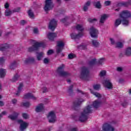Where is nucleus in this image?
Returning a JSON list of instances; mask_svg holds the SVG:
<instances>
[{"label":"nucleus","mask_w":131,"mask_h":131,"mask_svg":"<svg viewBox=\"0 0 131 131\" xmlns=\"http://www.w3.org/2000/svg\"><path fill=\"white\" fill-rule=\"evenodd\" d=\"M91 6V2L90 1L87 2L84 5L83 11L85 12V11H88L89 9V7Z\"/></svg>","instance_id":"nucleus-25"},{"label":"nucleus","mask_w":131,"mask_h":131,"mask_svg":"<svg viewBox=\"0 0 131 131\" xmlns=\"http://www.w3.org/2000/svg\"><path fill=\"white\" fill-rule=\"evenodd\" d=\"M12 14V11L10 10H6L5 11V15L6 16H10Z\"/></svg>","instance_id":"nucleus-41"},{"label":"nucleus","mask_w":131,"mask_h":131,"mask_svg":"<svg viewBox=\"0 0 131 131\" xmlns=\"http://www.w3.org/2000/svg\"><path fill=\"white\" fill-rule=\"evenodd\" d=\"M25 99H32L33 100H36V98L31 94V93H28L24 96Z\"/></svg>","instance_id":"nucleus-19"},{"label":"nucleus","mask_w":131,"mask_h":131,"mask_svg":"<svg viewBox=\"0 0 131 131\" xmlns=\"http://www.w3.org/2000/svg\"><path fill=\"white\" fill-rule=\"evenodd\" d=\"M48 37L50 40H54L55 37H57V34L55 33H49L48 35Z\"/></svg>","instance_id":"nucleus-17"},{"label":"nucleus","mask_w":131,"mask_h":131,"mask_svg":"<svg viewBox=\"0 0 131 131\" xmlns=\"http://www.w3.org/2000/svg\"><path fill=\"white\" fill-rule=\"evenodd\" d=\"M63 48H64V42H63L62 41H58L57 42V48L56 49V52L57 54H59V53H61V52H62Z\"/></svg>","instance_id":"nucleus-14"},{"label":"nucleus","mask_w":131,"mask_h":131,"mask_svg":"<svg viewBox=\"0 0 131 131\" xmlns=\"http://www.w3.org/2000/svg\"><path fill=\"white\" fill-rule=\"evenodd\" d=\"M74 57H75V55H74V54H70L68 55V58L70 60H71V59H73V58H74Z\"/></svg>","instance_id":"nucleus-42"},{"label":"nucleus","mask_w":131,"mask_h":131,"mask_svg":"<svg viewBox=\"0 0 131 131\" xmlns=\"http://www.w3.org/2000/svg\"><path fill=\"white\" fill-rule=\"evenodd\" d=\"M4 63H5V58L0 57V64H4Z\"/></svg>","instance_id":"nucleus-43"},{"label":"nucleus","mask_w":131,"mask_h":131,"mask_svg":"<svg viewBox=\"0 0 131 131\" xmlns=\"http://www.w3.org/2000/svg\"><path fill=\"white\" fill-rule=\"evenodd\" d=\"M73 88V85H71L68 90L69 93H71L72 92V89Z\"/></svg>","instance_id":"nucleus-50"},{"label":"nucleus","mask_w":131,"mask_h":131,"mask_svg":"<svg viewBox=\"0 0 131 131\" xmlns=\"http://www.w3.org/2000/svg\"><path fill=\"white\" fill-rule=\"evenodd\" d=\"M23 88V83H20L18 86L17 93L15 94L16 96H19L20 93L22 92V89Z\"/></svg>","instance_id":"nucleus-20"},{"label":"nucleus","mask_w":131,"mask_h":131,"mask_svg":"<svg viewBox=\"0 0 131 131\" xmlns=\"http://www.w3.org/2000/svg\"><path fill=\"white\" fill-rule=\"evenodd\" d=\"M107 18H108V16H107V14L102 15L100 19V23H101V24L105 23V21H106V19H107Z\"/></svg>","instance_id":"nucleus-18"},{"label":"nucleus","mask_w":131,"mask_h":131,"mask_svg":"<svg viewBox=\"0 0 131 131\" xmlns=\"http://www.w3.org/2000/svg\"><path fill=\"white\" fill-rule=\"evenodd\" d=\"M54 53V51L52 50H50L47 52V55H52Z\"/></svg>","instance_id":"nucleus-49"},{"label":"nucleus","mask_w":131,"mask_h":131,"mask_svg":"<svg viewBox=\"0 0 131 131\" xmlns=\"http://www.w3.org/2000/svg\"><path fill=\"white\" fill-rule=\"evenodd\" d=\"M24 106L25 107H29V106H30V103L28 102H25L24 103Z\"/></svg>","instance_id":"nucleus-45"},{"label":"nucleus","mask_w":131,"mask_h":131,"mask_svg":"<svg viewBox=\"0 0 131 131\" xmlns=\"http://www.w3.org/2000/svg\"><path fill=\"white\" fill-rule=\"evenodd\" d=\"M20 24L21 25H25V24H26V21L24 20L20 21Z\"/></svg>","instance_id":"nucleus-53"},{"label":"nucleus","mask_w":131,"mask_h":131,"mask_svg":"<svg viewBox=\"0 0 131 131\" xmlns=\"http://www.w3.org/2000/svg\"><path fill=\"white\" fill-rule=\"evenodd\" d=\"M93 5L94 7L97 8V9H101L102 7V6L101 5V2L100 1L94 2Z\"/></svg>","instance_id":"nucleus-23"},{"label":"nucleus","mask_w":131,"mask_h":131,"mask_svg":"<svg viewBox=\"0 0 131 131\" xmlns=\"http://www.w3.org/2000/svg\"><path fill=\"white\" fill-rule=\"evenodd\" d=\"M17 122L20 124L19 127L20 130H24V129H26V128L28 126V123H26L23 121V120H18Z\"/></svg>","instance_id":"nucleus-12"},{"label":"nucleus","mask_w":131,"mask_h":131,"mask_svg":"<svg viewBox=\"0 0 131 131\" xmlns=\"http://www.w3.org/2000/svg\"><path fill=\"white\" fill-rule=\"evenodd\" d=\"M45 107L43 106V104L41 103L36 106L35 110L36 112H41V111H43Z\"/></svg>","instance_id":"nucleus-16"},{"label":"nucleus","mask_w":131,"mask_h":131,"mask_svg":"<svg viewBox=\"0 0 131 131\" xmlns=\"http://www.w3.org/2000/svg\"><path fill=\"white\" fill-rule=\"evenodd\" d=\"M42 57H43V53L42 52L39 53L37 55V59L38 60H41Z\"/></svg>","instance_id":"nucleus-33"},{"label":"nucleus","mask_w":131,"mask_h":131,"mask_svg":"<svg viewBox=\"0 0 131 131\" xmlns=\"http://www.w3.org/2000/svg\"><path fill=\"white\" fill-rule=\"evenodd\" d=\"M70 81H71L70 79H68V80H67V82H70Z\"/></svg>","instance_id":"nucleus-64"},{"label":"nucleus","mask_w":131,"mask_h":131,"mask_svg":"<svg viewBox=\"0 0 131 131\" xmlns=\"http://www.w3.org/2000/svg\"><path fill=\"white\" fill-rule=\"evenodd\" d=\"M6 76V70L4 69H0V77L3 78Z\"/></svg>","instance_id":"nucleus-24"},{"label":"nucleus","mask_w":131,"mask_h":131,"mask_svg":"<svg viewBox=\"0 0 131 131\" xmlns=\"http://www.w3.org/2000/svg\"><path fill=\"white\" fill-rule=\"evenodd\" d=\"M116 48H123V43L119 41L116 43Z\"/></svg>","instance_id":"nucleus-29"},{"label":"nucleus","mask_w":131,"mask_h":131,"mask_svg":"<svg viewBox=\"0 0 131 131\" xmlns=\"http://www.w3.org/2000/svg\"><path fill=\"white\" fill-rule=\"evenodd\" d=\"M69 131H77V128H71L69 130Z\"/></svg>","instance_id":"nucleus-55"},{"label":"nucleus","mask_w":131,"mask_h":131,"mask_svg":"<svg viewBox=\"0 0 131 131\" xmlns=\"http://www.w3.org/2000/svg\"><path fill=\"white\" fill-rule=\"evenodd\" d=\"M82 102H84V100L82 99H76L73 102V106L74 107H78V106H80Z\"/></svg>","instance_id":"nucleus-15"},{"label":"nucleus","mask_w":131,"mask_h":131,"mask_svg":"<svg viewBox=\"0 0 131 131\" xmlns=\"http://www.w3.org/2000/svg\"><path fill=\"white\" fill-rule=\"evenodd\" d=\"M20 7H17L13 10V12H20Z\"/></svg>","instance_id":"nucleus-48"},{"label":"nucleus","mask_w":131,"mask_h":131,"mask_svg":"<svg viewBox=\"0 0 131 131\" xmlns=\"http://www.w3.org/2000/svg\"><path fill=\"white\" fill-rule=\"evenodd\" d=\"M92 111L93 107L88 105L84 109L83 112L81 113V115H80L79 117V121H81V122H83L88 120V114H89V113H92Z\"/></svg>","instance_id":"nucleus-2"},{"label":"nucleus","mask_w":131,"mask_h":131,"mask_svg":"<svg viewBox=\"0 0 131 131\" xmlns=\"http://www.w3.org/2000/svg\"><path fill=\"white\" fill-rule=\"evenodd\" d=\"M45 64H48L49 63V59L48 58H45L43 60Z\"/></svg>","instance_id":"nucleus-52"},{"label":"nucleus","mask_w":131,"mask_h":131,"mask_svg":"<svg viewBox=\"0 0 131 131\" xmlns=\"http://www.w3.org/2000/svg\"><path fill=\"white\" fill-rule=\"evenodd\" d=\"M19 78V75H15L13 78L12 79V81L13 82H15V81H17L18 80V79Z\"/></svg>","instance_id":"nucleus-36"},{"label":"nucleus","mask_w":131,"mask_h":131,"mask_svg":"<svg viewBox=\"0 0 131 131\" xmlns=\"http://www.w3.org/2000/svg\"><path fill=\"white\" fill-rule=\"evenodd\" d=\"M90 34L92 37L97 38L98 34H99V31L94 27H91L89 30Z\"/></svg>","instance_id":"nucleus-7"},{"label":"nucleus","mask_w":131,"mask_h":131,"mask_svg":"<svg viewBox=\"0 0 131 131\" xmlns=\"http://www.w3.org/2000/svg\"><path fill=\"white\" fill-rule=\"evenodd\" d=\"M93 88H94V90L98 91V90H100V88H101V86L99 84H96V85H94L93 86Z\"/></svg>","instance_id":"nucleus-39"},{"label":"nucleus","mask_w":131,"mask_h":131,"mask_svg":"<svg viewBox=\"0 0 131 131\" xmlns=\"http://www.w3.org/2000/svg\"><path fill=\"white\" fill-rule=\"evenodd\" d=\"M8 48H9V45L8 44L3 45L0 46V51H5Z\"/></svg>","instance_id":"nucleus-27"},{"label":"nucleus","mask_w":131,"mask_h":131,"mask_svg":"<svg viewBox=\"0 0 131 131\" xmlns=\"http://www.w3.org/2000/svg\"><path fill=\"white\" fill-rule=\"evenodd\" d=\"M18 101L17 100V99H14L12 100V103L13 104H16L17 103Z\"/></svg>","instance_id":"nucleus-58"},{"label":"nucleus","mask_w":131,"mask_h":131,"mask_svg":"<svg viewBox=\"0 0 131 131\" xmlns=\"http://www.w3.org/2000/svg\"><path fill=\"white\" fill-rule=\"evenodd\" d=\"M17 64L18 63L17 62V61H13L12 63H11L10 66V69H14V67H16Z\"/></svg>","instance_id":"nucleus-31"},{"label":"nucleus","mask_w":131,"mask_h":131,"mask_svg":"<svg viewBox=\"0 0 131 131\" xmlns=\"http://www.w3.org/2000/svg\"><path fill=\"white\" fill-rule=\"evenodd\" d=\"M105 75H106L105 71H102L100 72L99 74V76H100V77H103V76H105Z\"/></svg>","instance_id":"nucleus-38"},{"label":"nucleus","mask_w":131,"mask_h":131,"mask_svg":"<svg viewBox=\"0 0 131 131\" xmlns=\"http://www.w3.org/2000/svg\"><path fill=\"white\" fill-rule=\"evenodd\" d=\"M76 29L78 31H80L81 32L79 33L78 34H75L74 33H73L71 34V38L73 39H76L77 38H80L82 35H83V33H82V31H83V27L81 25H77L76 26Z\"/></svg>","instance_id":"nucleus-3"},{"label":"nucleus","mask_w":131,"mask_h":131,"mask_svg":"<svg viewBox=\"0 0 131 131\" xmlns=\"http://www.w3.org/2000/svg\"><path fill=\"white\" fill-rule=\"evenodd\" d=\"M18 115H19V114H18L17 113H14L13 115H10L8 117L9 118L11 119V120H15V119H16L17 117H18Z\"/></svg>","instance_id":"nucleus-22"},{"label":"nucleus","mask_w":131,"mask_h":131,"mask_svg":"<svg viewBox=\"0 0 131 131\" xmlns=\"http://www.w3.org/2000/svg\"><path fill=\"white\" fill-rule=\"evenodd\" d=\"M88 21L90 23H95V22H97V21H98V19L96 18H94V19L89 18L88 19Z\"/></svg>","instance_id":"nucleus-37"},{"label":"nucleus","mask_w":131,"mask_h":131,"mask_svg":"<svg viewBox=\"0 0 131 131\" xmlns=\"http://www.w3.org/2000/svg\"><path fill=\"white\" fill-rule=\"evenodd\" d=\"M53 8H54L53 0H45V5L44 7L45 12H48V11L52 10Z\"/></svg>","instance_id":"nucleus-6"},{"label":"nucleus","mask_w":131,"mask_h":131,"mask_svg":"<svg viewBox=\"0 0 131 131\" xmlns=\"http://www.w3.org/2000/svg\"><path fill=\"white\" fill-rule=\"evenodd\" d=\"M111 4V2L110 1H105L104 3L105 6H109Z\"/></svg>","instance_id":"nucleus-51"},{"label":"nucleus","mask_w":131,"mask_h":131,"mask_svg":"<svg viewBox=\"0 0 131 131\" xmlns=\"http://www.w3.org/2000/svg\"><path fill=\"white\" fill-rule=\"evenodd\" d=\"M39 47H42V43L38 42H36L34 43L32 47H30L28 49L29 52H33V51H36Z\"/></svg>","instance_id":"nucleus-10"},{"label":"nucleus","mask_w":131,"mask_h":131,"mask_svg":"<svg viewBox=\"0 0 131 131\" xmlns=\"http://www.w3.org/2000/svg\"><path fill=\"white\" fill-rule=\"evenodd\" d=\"M47 117L50 123H54V122H56V120H57L56 114H55V112L53 111L49 112Z\"/></svg>","instance_id":"nucleus-8"},{"label":"nucleus","mask_w":131,"mask_h":131,"mask_svg":"<svg viewBox=\"0 0 131 131\" xmlns=\"http://www.w3.org/2000/svg\"><path fill=\"white\" fill-rule=\"evenodd\" d=\"M105 62V58H101L99 60V63L100 64H102V63H104Z\"/></svg>","instance_id":"nucleus-46"},{"label":"nucleus","mask_w":131,"mask_h":131,"mask_svg":"<svg viewBox=\"0 0 131 131\" xmlns=\"http://www.w3.org/2000/svg\"><path fill=\"white\" fill-rule=\"evenodd\" d=\"M29 62H34V58H33V57H30L25 61V64H27V63H29Z\"/></svg>","instance_id":"nucleus-34"},{"label":"nucleus","mask_w":131,"mask_h":131,"mask_svg":"<svg viewBox=\"0 0 131 131\" xmlns=\"http://www.w3.org/2000/svg\"><path fill=\"white\" fill-rule=\"evenodd\" d=\"M111 43L112 45H116V43L115 42V41H114V39L112 38H110Z\"/></svg>","instance_id":"nucleus-47"},{"label":"nucleus","mask_w":131,"mask_h":131,"mask_svg":"<svg viewBox=\"0 0 131 131\" xmlns=\"http://www.w3.org/2000/svg\"><path fill=\"white\" fill-rule=\"evenodd\" d=\"M126 56H130L131 55V47H128L125 52Z\"/></svg>","instance_id":"nucleus-32"},{"label":"nucleus","mask_w":131,"mask_h":131,"mask_svg":"<svg viewBox=\"0 0 131 131\" xmlns=\"http://www.w3.org/2000/svg\"><path fill=\"white\" fill-rule=\"evenodd\" d=\"M28 13L30 18H33L34 17V14H33V12L31 10H29Z\"/></svg>","instance_id":"nucleus-35"},{"label":"nucleus","mask_w":131,"mask_h":131,"mask_svg":"<svg viewBox=\"0 0 131 131\" xmlns=\"http://www.w3.org/2000/svg\"><path fill=\"white\" fill-rule=\"evenodd\" d=\"M64 64H62L57 69V73L60 75V76H62V77H67L69 76L70 74L67 72L64 71Z\"/></svg>","instance_id":"nucleus-5"},{"label":"nucleus","mask_w":131,"mask_h":131,"mask_svg":"<svg viewBox=\"0 0 131 131\" xmlns=\"http://www.w3.org/2000/svg\"><path fill=\"white\" fill-rule=\"evenodd\" d=\"M97 62V59H93L89 62V66H94Z\"/></svg>","instance_id":"nucleus-28"},{"label":"nucleus","mask_w":131,"mask_h":131,"mask_svg":"<svg viewBox=\"0 0 131 131\" xmlns=\"http://www.w3.org/2000/svg\"><path fill=\"white\" fill-rule=\"evenodd\" d=\"M102 131H115V128L111 124L106 123L103 125Z\"/></svg>","instance_id":"nucleus-9"},{"label":"nucleus","mask_w":131,"mask_h":131,"mask_svg":"<svg viewBox=\"0 0 131 131\" xmlns=\"http://www.w3.org/2000/svg\"><path fill=\"white\" fill-rule=\"evenodd\" d=\"M120 17L122 19V24L125 26H128L129 20L128 18H131V12L128 10H123L120 13Z\"/></svg>","instance_id":"nucleus-1"},{"label":"nucleus","mask_w":131,"mask_h":131,"mask_svg":"<svg viewBox=\"0 0 131 131\" xmlns=\"http://www.w3.org/2000/svg\"><path fill=\"white\" fill-rule=\"evenodd\" d=\"M92 43L94 47H98L99 46V42L97 40H93Z\"/></svg>","instance_id":"nucleus-40"},{"label":"nucleus","mask_w":131,"mask_h":131,"mask_svg":"<svg viewBox=\"0 0 131 131\" xmlns=\"http://www.w3.org/2000/svg\"><path fill=\"white\" fill-rule=\"evenodd\" d=\"M121 22H122V20L120 18L117 19L115 22V26L118 27L121 24Z\"/></svg>","instance_id":"nucleus-26"},{"label":"nucleus","mask_w":131,"mask_h":131,"mask_svg":"<svg viewBox=\"0 0 131 131\" xmlns=\"http://www.w3.org/2000/svg\"><path fill=\"white\" fill-rule=\"evenodd\" d=\"M102 83L105 86V88H106L107 89H112L113 88V85L112 84V83H111V81L109 79H106L102 81Z\"/></svg>","instance_id":"nucleus-11"},{"label":"nucleus","mask_w":131,"mask_h":131,"mask_svg":"<svg viewBox=\"0 0 131 131\" xmlns=\"http://www.w3.org/2000/svg\"><path fill=\"white\" fill-rule=\"evenodd\" d=\"M6 112H3L1 114H0V118L3 117V115H5L6 114Z\"/></svg>","instance_id":"nucleus-59"},{"label":"nucleus","mask_w":131,"mask_h":131,"mask_svg":"<svg viewBox=\"0 0 131 131\" xmlns=\"http://www.w3.org/2000/svg\"><path fill=\"white\" fill-rule=\"evenodd\" d=\"M42 90L43 93H47V92H48V89L46 87L43 88Z\"/></svg>","instance_id":"nucleus-54"},{"label":"nucleus","mask_w":131,"mask_h":131,"mask_svg":"<svg viewBox=\"0 0 131 131\" xmlns=\"http://www.w3.org/2000/svg\"><path fill=\"white\" fill-rule=\"evenodd\" d=\"M117 71H119V72H121V71H122L123 69L121 67H118L117 69Z\"/></svg>","instance_id":"nucleus-57"},{"label":"nucleus","mask_w":131,"mask_h":131,"mask_svg":"<svg viewBox=\"0 0 131 131\" xmlns=\"http://www.w3.org/2000/svg\"><path fill=\"white\" fill-rule=\"evenodd\" d=\"M4 102L2 101H0V106H4Z\"/></svg>","instance_id":"nucleus-62"},{"label":"nucleus","mask_w":131,"mask_h":131,"mask_svg":"<svg viewBox=\"0 0 131 131\" xmlns=\"http://www.w3.org/2000/svg\"><path fill=\"white\" fill-rule=\"evenodd\" d=\"M128 5H131V1H128Z\"/></svg>","instance_id":"nucleus-63"},{"label":"nucleus","mask_w":131,"mask_h":131,"mask_svg":"<svg viewBox=\"0 0 131 131\" xmlns=\"http://www.w3.org/2000/svg\"><path fill=\"white\" fill-rule=\"evenodd\" d=\"M34 33H38V29L37 28H34L33 30Z\"/></svg>","instance_id":"nucleus-56"},{"label":"nucleus","mask_w":131,"mask_h":131,"mask_svg":"<svg viewBox=\"0 0 131 131\" xmlns=\"http://www.w3.org/2000/svg\"><path fill=\"white\" fill-rule=\"evenodd\" d=\"M62 23H65L66 21H67V19L66 18H63L61 20Z\"/></svg>","instance_id":"nucleus-61"},{"label":"nucleus","mask_w":131,"mask_h":131,"mask_svg":"<svg viewBox=\"0 0 131 131\" xmlns=\"http://www.w3.org/2000/svg\"><path fill=\"white\" fill-rule=\"evenodd\" d=\"M23 117L25 119H27V118H28L29 116H28V115L27 114L25 113V114H23Z\"/></svg>","instance_id":"nucleus-44"},{"label":"nucleus","mask_w":131,"mask_h":131,"mask_svg":"<svg viewBox=\"0 0 131 131\" xmlns=\"http://www.w3.org/2000/svg\"><path fill=\"white\" fill-rule=\"evenodd\" d=\"M9 3H6L5 5V9H8V8H9Z\"/></svg>","instance_id":"nucleus-60"},{"label":"nucleus","mask_w":131,"mask_h":131,"mask_svg":"<svg viewBox=\"0 0 131 131\" xmlns=\"http://www.w3.org/2000/svg\"><path fill=\"white\" fill-rule=\"evenodd\" d=\"M57 27V21L55 19H52L50 21L49 25V29H51L52 31H54Z\"/></svg>","instance_id":"nucleus-13"},{"label":"nucleus","mask_w":131,"mask_h":131,"mask_svg":"<svg viewBox=\"0 0 131 131\" xmlns=\"http://www.w3.org/2000/svg\"><path fill=\"white\" fill-rule=\"evenodd\" d=\"M93 106L94 107V108H99V107H100V106H101V102L99 100H95L94 102H93Z\"/></svg>","instance_id":"nucleus-21"},{"label":"nucleus","mask_w":131,"mask_h":131,"mask_svg":"<svg viewBox=\"0 0 131 131\" xmlns=\"http://www.w3.org/2000/svg\"><path fill=\"white\" fill-rule=\"evenodd\" d=\"M90 76V70L88 69V68L83 67L82 68L80 78L82 79H85L86 80Z\"/></svg>","instance_id":"nucleus-4"},{"label":"nucleus","mask_w":131,"mask_h":131,"mask_svg":"<svg viewBox=\"0 0 131 131\" xmlns=\"http://www.w3.org/2000/svg\"><path fill=\"white\" fill-rule=\"evenodd\" d=\"M91 92V94H93L95 97H97V98H101L102 96L100 94V93H98L97 92H94L92 90H90Z\"/></svg>","instance_id":"nucleus-30"}]
</instances>
